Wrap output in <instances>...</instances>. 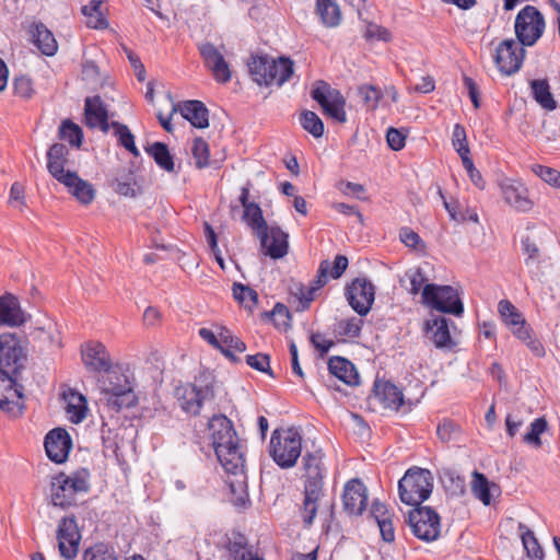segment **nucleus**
I'll use <instances>...</instances> for the list:
<instances>
[{"instance_id":"nucleus-1","label":"nucleus","mask_w":560,"mask_h":560,"mask_svg":"<svg viewBox=\"0 0 560 560\" xmlns=\"http://www.w3.org/2000/svg\"><path fill=\"white\" fill-rule=\"evenodd\" d=\"M212 447L226 472L244 471V453L232 421L224 415L213 416L208 423Z\"/></svg>"},{"instance_id":"nucleus-18","label":"nucleus","mask_w":560,"mask_h":560,"mask_svg":"<svg viewBox=\"0 0 560 560\" xmlns=\"http://www.w3.org/2000/svg\"><path fill=\"white\" fill-rule=\"evenodd\" d=\"M368 489L359 478L346 482L342 492L343 510L350 515H361L368 505Z\"/></svg>"},{"instance_id":"nucleus-43","label":"nucleus","mask_w":560,"mask_h":560,"mask_svg":"<svg viewBox=\"0 0 560 560\" xmlns=\"http://www.w3.org/2000/svg\"><path fill=\"white\" fill-rule=\"evenodd\" d=\"M269 61L270 58L267 56H253L247 63L249 74L258 85H265L267 82Z\"/></svg>"},{"instance_id":"nucleus-28","label":"nucleus","mask_w":560,"mask_h":560,"mask_svg":"<svg viewBox=\"0 0 560 560\" xmlns=\"http://www.w3.org/2000/svg\"><path fill=\"white\" fill-rule=\"evenodd\" d=\"M66 178L67 179H63L60 184L63 185L68 189V192L80 203L90 205L94 200L95 189L89 182L82 179L75 171L68 174Z\"/></svg>"},{"instance_id":"nucleus-44","label":"nucleus","mask_w":560,"mask_h":560,"mask_svg":"<svg viewBox=\"0 0 560 560\" xmlns=\"http://www.w3.org/2000/svg\"><path fill=\"white\" fill-rule=\"evenodd\" d=\"M147 152L154 159L155 163L167 172L174 171V161L166 144L154 142L147 148Z\"/></svg>"},{"instance_id":"nucleus-34","label":"nucleus","mask_w":560,"mask_h":560,"mask_svg":"<svg viewBox=\"0 0 560 560\" xmlns=\"http://www.w3.org/2000/svg\"><path fill=\"white\" fill-rule=\"evenodd\" d=\"M328 370L334 376L347 385L355 386L360 383V376L354 365L345 358H330L328 361Z\"/></svg>"},{"instance_id":"nucleus-35","label":"nucleus","mask_w":560,"mask_h":560,"mask_svg":"<svg viewBox=\"0 0 560 560\" xmlns=\"http://www.w3.org/2000/svg\"><path fill=\"white\" fill-rule=\"evenodd\" d=\"M293 74V62L289 58L280 57L278 60L270 58L267 82L265 85L276 84L281 86Z\"/></svg>"},{"instance_id":"nucleus-48","label":"nucleus","mask_w":560,"mask_h":560,"mask_svg":"<svg viewBox=\"0 0 560 560\" xmlns=\"http://www.w3.org/2000/svg\"><path fill=\"white\" fill-rule=\"evenodd\" d=\"M112 127L115 129V135L118 138L119 144L128 150L132 155L139 156V150L135 143V137L126 125L117 121L112 122Z\"/></svg>"},{"instance_id":"nucleus-14","label":"nucleus","mask_w":560,"mask_h":560,"mask_svg":"<svg viewBox=\"0 0 560 560\" xmlns=\"http://www.w3.org/2000/svg\"><path fill=\"white\" fill-rule=\"evenodd\" d=\"M525 49L514 39H504L495 49L494 62L505 75L516 73L524 61Z\"/></svg>"},{"instance_id":"nucleus-31","label":"nucleus","mask_w":560,"mask_h":560,"mask_svg":"<svg viewBox=\"0 0 560 560\" xmlns=\"http://www.w3.org/2000/svg\"><path fill=\"white\" fill-rule=\"evenodd\" d=\"M82 360L88 369L95 372L108 371L110 368L109 354L100 342L88 345L82 351Z\"/></svg>"},{"instance_id":"nucleus-6","label":"nucleus","mask_w":560,"mask_h":560,"mask_svg":"<svg viewBox=\"0 0 560 560\" xmlns=\"http://www.w3.org/2000/svg\"><path fill=\"white\" fill-rule=\"evenodd\" d=\"M302 452V436L294 428L275 430L270 439V455L281 468L293 467Z\"/></svg>"},{"instance_id":"nucleus-10","label":"nucleus","mask_w":560,"mask_h":560,"mask_svg":"<svg viewBox=\"0 0 560 560\" xmlns=\"http://www.w3.org/2000/svg\"><path fill=\"white\" fill-rule=\"evenodd\" d=\"M311 96L320 105L324 115L340 124L347 121L346 98L338 90L324 81H317L311 91Z\"/></svg>"},{"instance_id":"nucleus-2","label":"nucleus","mask_w":560,"mask_h":560,"mask_svg":"<svg viewBox=\"0 0 560 560\" xmlns=\"http://www.w3.org/2000/svg\"><path fill=\"white\" fill-rule=\"evenodd\" d=\"M303 468L305 478L304 499L300 512L305 525L311 526L324 497L322 454L319 452L306 453L303 456Z\"/></svg>"},{"instance_id":"nucleus-11","label":"nucleus","mask_w":560,"mask_h":560,"mask_svg":"<svg viewBox=\"0 0 560 560\" xmlns=\"http://www.w3.org/2000/svg\"><path fill=\"white\" fill-rule=\"evenodd\" d=\"M175 396L183 411L191 416H198L202 405L214 398V384L209 383L205 386L180 385L176 387Z\"/></svg>"},{"instance_id":"nucleus-56","label":"nucleus","mask_w":560,"mask_h":560,"mask_svg":"<svg viewBox=\"0 0 560 560\" xmlns=\"http://www.w3.org/2000/svg\"><path fill=\"white\" fill-rule=\"evenodd\" d=\"M438 436L443 442L457 440L460 434V428L454 421L444 419L436 429Z\"/></svg>"},{"instance_id":"nucleus-29","label":"nucleus","mask_w":560,"mask_h":560,"mask_svg":"<svg viewBox=\"0 0 560 560\" xmlns=\"http://www.w3.org/2000/svg\"><path fill=\"white\" fill-rule=\"evenodd\" d=\"M374 399L386 409L398 410L404 405V395L400 389L388 382H376L374 385Z\"/></svg>"},{"instance_id":"nucleus-54","label":"nucleus","mask_w":560,"mask_h":560,"mask_svg":"<svg viewBox=\"0 0 560 560\" xmlns=\"http://www.w3.org/2000/svg\"><path fill=\"white\" fill-rule=\"evenodd\" d=\"M452 143L462 160L464 159V156H469L470 150L467 142L466 131L465 128L459 124H456L454 126Z\"/></svg>"},{"instance_id":"nucleus-51","label":"nucleus","mask_w":560,"mask_h":560,"mask_svg":"<svg viewBox=\"0 0 560 560\" xmlns=\"http://www.w3.org/2000/svg\"><path fill=\"white\" fill-rule=\"evenodd\" d=\"M233 295L235 300H237L240 303L244 304L246 307L249 308L256 305L258 301L257 292L242 283L233 284Z\"/></svg>"},{"instance_id":"nucleus-53","label":"nucleus","mask_w":560,"mask_h":560,"mask_svg":"<svg viewBox=\"0 0 560 560\" xmlns=\"http://www.w3.org/2000/svg\"><path fill=\"white\" fill-rule=\"evenodd\" d=\"M358 94L362 98L364 105L370 109H375L382 98V91L375 85L364 84L358 89Z\"/></svg>"},{"instance_id":"nucleus-26","label":"nucleus","mask_w":560,"mask_h":560,"mask_svg":"<svg viewBox=\"0 0 560 560\" xmlns=\"http://www.w3.org/2000/svg\"><path fill=\"white\" fill-rule=\"evenodd\" d=\"M85 124L90 128H100L103 132H108L109 125L107 109L100 96L88 97L84 104Z\"/></svg>"},{"instance_id":"nucleus-19","label":"nucleus","mask_w":560,"mask_h":560,"mask_svg":"<svg viewBox=\"0 0 560 560\" xmlns=\"http://www.w3.org/2000/svg\"><path fill=\"white\" fill-rule=\"evenodd\" d=\"M199 52L206 67L212 72L213 78L219 83H228L232 78L229 63L223 55L211 43H205L199 46Z\"/></svg>"},{"instance_id":"nucleus-16","label":"nucleus","mask_w":560,"mask_h":560,"mask_svg":"<svg viewBox=\"0 0 560 560\" xmlns=\"http://www.w3.org/2000/svg\"><path fill=\"white\" fill-rule=\"evenodd\" d=\"M58 548L61 557L73 560L79 551L81 534L74 516L61 518L57 529Z\"/></svg>"},{"instance_id":"nucleus-50","label":"nucleus","mask_w":560,"mask_h":560,"mask_svg":"<svg viewBox=\"0 0 560 560\" xmlns=\"http://www.w3.org/2000/svg\"><path fill=\"white\" fill-rule=\"evenodd\" d=\"M224 348L235 350V352L243 353L246 350V345L238 337L234 336L231 330L225 327L220 328V346L218 349L221 351Z\"/></svg>"},{"instance_id":"nucleus-47","label":"nucleus","mask_w":560,"mask_h":560,"mask_svg":"<svg viewBox=\"0 0 560 560\" xmlns=\"http://www.w3.org/2000/svg\"><path fill=\"white\" fill-rule=\"evenodd\" d=\"M300 122L303 129L313 137L319 138L324 133V124L318 115L312 110H303L300 115Z\"/></svg>"},{"instance_id":"nucleus-21","label":"nucleus","mask_w":560,"mask_h":560,"mask_svg":"<svg viewBox=\"0 0 560 560\" xmlns=\"http://www.w3.org/2000/svg\"><path fill=\"white\" fill-rule=\"evenodd\" d=\"M71 447V438L62 428L49 431L45 438L46 454L49 459L57 464H61L68 458Z\"/></svg>"},{"instance_id":"nucleus-62","label":"nucleus","mask_w":560,"mask_h":560,"mask_svg":"<svg viewBox=\"0 0 560 560\" xmlns=\"http://www.w3.org/2000/svg\"><path fill=\"white\" fill-rule=\"evenodd\" d=\"M462 162H463L465 170L468 173L470 180L474 183V185L476 187H478L479 189H483L486 186L485 180H483L480 172L475 167L474 162L470 159V156H464Z\"/></svg>"},{"instance_id":"nucleus-7","label":"nucleus","mask_w":560,"mask_h":560,"mask_svg":"<svg viewBox=\"0 0 560 560\" xmlns=\"http://www.w3.org/2000/svg\"><path fill=\"white\" fill-rule=\"evenodd\" d=\"M422 303L441 313L460 316L464 305L458 291L451 285L425 284L422 290Z\"/></svg>"},{"instance_id":"nucleus-41","label":"nucleus","mask_w":560,"mask_h":560,"mask_svg":"<svg viewBox=\"0 0 560 560\" xmlns=\"http://www.w3.org/2000/svg\"><path fill=\"white\" fill-rule=\"evenodd\" d=\"M440 196L443 199V205L445 210L448 212L452 220L456 222H465L467 220L472 221L475 223L479 222L478 214L475 210H469L468 208H464L462 203L458 201L448 202L443 194L442 190H439Z\"/></svg>"},{"instance_id":"nucleus-4","label":"nucleus","mask_w":560,"mask_h":560,"mask_svg":"<svg viewBox=\"0 0 560 560\" xmlns=\"http://www.w3.org/2000/svg\"><path fill=\"white\" fill-rule=\"evenodd\" d=\"M101 394V400L110 410L116 412L122 408H130L137 402L131 381L119 370H113L107 373Z\"/></svg>"},{"instance_id":"nucleus-17","label":"nucleus","mask_w":560,"mask_h":560,"mask_svg":"<svg viewBox=\"0 0 560 560\" xmlns=\"http://www.w3.org/2000/svg\"><path fill=\"white\" fill-rule=\"evenodd\" d=\"M347 267L348 258L343 255H337L332 265L329 260L320 261L316 279L312 282L307 293L304 294L305 301L307 303L313 301L315 292L322 289L328 282L329 277L332 279L340 278L346 271Z\"/></svg>"},{"instance_id":"nucleus-30","label":"nucleus","mask_w":560,"mask_h":560,"mask_svg":"<svg viewBox=\"0 0 560 560\" xmlns=\"http://www.w3.org/2000/svg\"><path fill=\"white\" fill-rule=\"evenodd\" d=\"M28 33L33 44L46 56H54L58 50V44L54 34L42 23H33Z\"/></svg>"},{"instance_id":"nucleus-3","label":"nucleus","mask_w":560,"mask_h":560,"mask_svg":"<svg viewBox=\"0 0 560 560\" xmlns=\"http://www.w3.org/2000/svg\"><path fill=\"white\" fill-rule=\"evenodd\" d=\"M90 490V472L83 468L70 475L60 472L51 478L50 502L63 510L80 503Z\"/></svg>"},{"instance_id":"nucleus-63","label":"nucleus","mask_w":560,"mask_h":560,"mask_svg":"<svg viewBox=\"0 0 560 560\" xmlns=\"http://www.w3.org/2000/svg\"><path fill=\"white\" fill-rule=\"evenodd\" d=\"M406 277L408 278L410 283L409 292L411 294H418L421 289L423 290L425 278L420 269H411L407 271Z\"/></svg>"},{"instance_id":"nucleus-33","label":"nucleus","mask_w":560,"mask_h":560,"mask_svg":"<svg viewBox=\"0 0 560 560\" xmlns=\"http://www.w3.org/2000/svg\"><path fill=\"white\" fill-rule=\"evenodd\" d=\"M229 560H264L253 547L248 545L247 539L240 533H233L228 541Z\"/></svg>"},{"instance_id":"nucleus-15","label":"nucleus","mask_w":560,"mask_h":560,"mask_svg":"<svg viewBox=\"0 0 560 560\" xmlns=\"http://www.w3.org/2000/svg\"><path fill=\"white\" fill-rule=\"evenodd\" d=\"M346 296L350 306L361 316L366 315L375 299V288L365 278H357L347 287Z\"/></svg>"},{"instance_id":"nucleus-23","label":"nucleus","mask_w":560,"mask_h":560,"mask_svg":"<svg viewBox=\"0 0 560 560\" xmlns=\"http://www.w3.org/2000/svg\"><path fill=\"white\" fill-rule=\"evenodd\" d=\"M69 150L62 143H54L47 151V171L58 183L67 179L73 171L66 168L69 163Z\"/></svg>"},{"instance_id":"nucleus-27","label":"nucleus","mask_w":560,"mask_h":560,"mask_svg":"<svg viewBox=\"0 0 560 560\" xmlns=\"http://www.w3.org/2000/svg\"><path fill=\"white\" fill-rule=\"evenodd\" d=\"M179 112L194 127L203 129L209 126V112L200 101H185L173 107V113Z\"/></svg>"},{"instance_id":"nucleus-60","label":"nucleus","mask_w":560,"mask_h":560,"mask_svg":"<svg viewBox=\"0 0 560 560\" xmlns=\"http://www.w3.org/2000/svg\"><path fill=\"white\" fill-rule=\"evenodd\" d=\"M14 93L22 98H30L34 94L33 81L26 75H20L13 82Z\"/></svg>"},{"instance_id":"nucleus-32","label":"nucleus","mask_w":560,"mask_h":560,"mask_svg":"<svg viewBox=\"0 0 560 560\" xmlns=\"http://www.w3.org/2000/svg\"><path fill=\"white\" fill-rule=\"evenodd\" d=\"M19 374L0 369V409L10 411L11 404L15 398H21L22 394L16 386Z\"/></svg>"},{"instance_id":"nucleus-59","label":"nucleus","mask_w":560,"mask_h":560,"mask_svg":"<svg viewBox=\"0 0 560 560\" xmlns=\"http://www.w3.org/2000/svg\"><path fill=\"white\" fill-rule=\"evenodd\" d=\"M246 363L259 371V372H264V373H267L268 375H270L271 377H273V373L269 366L270 364V359H269V355L267 354H264V353H257V354H253V355H247L246 357Z\"/></svg>"},{"instance_id":"nucleus-24","label":"nucleus","mask_w":560,"mask_h":560,"mask_svg":"<svg viewBox=\"0 0 560 560\" xmlns=\"http://www.w3.org/2000/svg\"><path fill=\"white\" fill-rule=\"evenodd\" d=\"M27 319L18 298L10 293L0 296V326L19 327Z\"/></svg>"},{"instance_id":"nucleus-45","label":"nucleus","mask_w":560,"mask_h":560,"mask_svg":"<svg viewBox=\"0 0 560 560\" xmlns=\"http://www.w3.org/2000/svg\"><path fill=\"white\" fill-rule=\"evenodd\" d=\"M243 219L256 235L268 228L266 220L262 217V211L257 203L246 205V208H244Z\"/></svg>"},{"instance_id":"nucleus-13","label":"nucleus","mask_w":560,"mask_h":560,"mask_svg":"<svg viewBox=\"0 0 560 560\" xmlns=\"http://www.w3.org/2000/svg\"><path fill=\"white\" fill-rule=\"evenodd\" d=\"M26 353L14 334H0V369L19 374L26 363Z\"/></svg>"},{"instance_id":"nucleus-42","label":"nucleus","mask_w":560,"mask_h":560,"mask_svg":"<svg viewBox=\"0 0 560 560\" xmlns=\"http://www.w3.org/2000/svg\"><path fill=\"white\" fill-rule=\"evenodd\" d=\"M518 534L522 538L524 549L532 560H542L544 551L538 544L534 533L524 524H518Z\"/></svg>"},{"instance_id":"nucleus-52","label":"nucleus","mask_w":560,"mask_h":560,"mask_svg":"<svg viewBox=\"0 0 560 560\" xmlns=\"http://www.w3.org/2000/svg\"><path fill=\"white\" fill-rule=\"evenodd\" d=\"M195 164L198 168L209 166V145L202 138H196L191 148Z\"/></svg>"},{"instance_id":"nucleus-8","label":"nucleus","mask_w":560,"mask_h":560,"mask_svg":"<svg viewBox=\"0 0 560 560\" xmlns=\"http://www.w3.org/2000/svg\"><path fill=\"white\" fill-rule=\"evenodd\" d=\"M498 312L504 324L517 339L525 342L536 355L540 357L544 354L542 345L533 337V329L510 301L501 300L498 305Z\"/></svg>"},{"instance_id":"nucleus-25","label":"nucleus","mask_w":560,"mask_h":560,"mask_svg":"<svg viewBox=\"0 0 560 560\" xmlns=\"http://www.w3.org/2000/svg\"><path fill=\"white\" fill-rule=\"evenodd\" d=\"M425 335L439 349H452L455 346L451 337L448 320L442 316H435L425 322Z\"/></svg>"},{"instance_id":"nucleus-39","label":"nucleus","mask_w":560,"mask_h":560,"mask_svg":"<svg viewBox=\"0 0 560 560\" xmlns=\"http://www.w3.org/2000/svg\"><path fill=\"white\" fill-rule=\"evenodd\" d=\"M65 399L67 401V412L70 415V419L74 423L81 422L86 416V400L83 395L70 389L65 393Z\"/></svg>"},{"instance_id":"nucleus-40","label":"nucleus","mask_w":560,"mask_h":560,"mask_svg":"<svg viewBox=\"0 0 560 560\" xmlns=\"http://www.w3.org/2000/svg\"><path fill=\"white\" fill-rule=\"evenodd\" d=\"M316 11L327 27H336L341 22V12L332 0H317Z\"/></svg>"},{"instance_id":"nucleus-61","label":"nucleus","mask_w":560,"mask_h":560,"mask_svg":"<svg viewBox=\"0 0 560 560\" xmlns=\"http://www.w3.org/2000/svg\"><path fill=\"white\" fill-rule=\"evenodd\" d=\"M270 316L277 327L289 326L291 316L285 305L277 303L271 311Z\"/></svg>"},{"instance_id":"nucleus-55","label":"nucleus","mask_w":560,"mask_h":560,"mask_svg":"<svg viewBox=\"0 0 560 560\" xmlns=\"http://www.w3.org/2000/svg\"><path fill=\"white\" fill-rule=\"evenodd\" d=\"M82 560H118L114 550L103 544H97L83 552Z\"/></svg>"},{"instance_id":"nucleus-58","label":"nucleus","mask_w":560,"mask_h":560,"mask_svg":"<svg viewBox=\"0 0 560 560\" xmlns=\"http://www.w3.org/2000/svg\"><path fill=\"white\" fill-rule=\"evenodd\" d=\"M532 171L540 177L544 182L560 187V172L549 166L535 164L532 166Z\"/></svg>"},{"instance_id":"nucleus-49","label":"nucleus","mask_w":560,"mask_h":560,"mask_svg":"<svg viewBox=\"0 0 560 560\" xmlns=\"http://www.w3.org/2000/svg\"><path fill=\"white\" fill-rule=\"evenodd\" d=\"M110 186L117 194L125 197H136L139 192L132 173L126 174V176L122 178L113 179Z\"/></svg>"},{"instance_id":"nucleus-37","label":"nucleus","mask_w":560,"mask_h":560,"mask_svg":"<svg viewBox=\"0 0 560 560\" xmlns=\"http://www.w3.org/2000/svg\"><path fill=\"white\" fill-rule=\"evenodd\" d=\"M534 100L546 110H553L557 108V102L550 92V86L547 80L536 79L529 82Z\"/></svg>"},{"instance_id":"nucleus-57","label":"nucleus","mask_w":560,"mask_h":560,"mask_svg":"<svg viewBox=\"0 0 560 560\" xmlns=\"http://www.w3.org/2000/svg\"><path fill=\"white\" fill-rule=\"evenodd\" d=\"M547 425V421L544 417L536 419L530 424V430L524 435V441L539 447L541 445L540 434L546 431Z\"/></svg>"},{"instance_id":"nucleus-36","label":"nucleus","mask_w":560,"mask_h":560,"mask_svg":"<svg viewBox=\"0 0 560 560\" xmlns=\"http://www.w3.org/2000/svg\"><path fill=\"white\" fill-rule=\"evenodd\" d=\"M471 492L476 499L480 500L485 505H489L492 494L500 493V487L494 482H490L483 474L474 471Z\"/></svg>"},{"instance_id":"nucleus-64","label":"nucleus","mask_w":560,"mask_h":560,"mask_svg":"<svg viewBox=\"0 0 560 560\" xmlns=\"http://www.w3.org/2000/svg\"><path fill=\"white\" fill-rule=\"evenodd\" d=\"M386 140L390 149L394 151H399L405 147L406 135L402 131L392 127L387 130Z\"/></svg>"},{"instance_id":"nucleus-12","label":"nucleus","mask_w":560,"mask_h":560,"mask_svg":"<svg viewBox=\"0 0 560 560\" xmlns=\"http://www.w3.org/2000/svg\"><path fill=\"white\" fill-rule=\"evenodd\" d=\"M408 521L412 533L421 540L433 541L440 535V517L428 506L410 511Z\"/></svg>"},{"instance_id":"nucleus-38","label":"nucleus","mask_w":560,"mask_h":560,"mask_svg":"<svg viewBox=\"0 0 560 560\" xmlns=\"http://www.w3.org/2000/svg\"><path fill=\"white\" fill-rule=\"evenodd\" d=\"M102 4L103 2L100 0H92L89 4L82 7L81 12L85 16L88 27L95 30H105L108 27V21L101 10Z\"/></svg>"},{"instance_id":"nucleus-22","label":"nucleus","mask_w":560,"mask_h":560,"mask_svg":"<svg viewBox=\"0 0 560 560\" xmlns=\"http://www.w3.org/2000/svg\"><path fill=\"white\" fill-rule=\"evenodd\" d=\"M504 201L516 211L527 212L534 203L528 197V189L518 180L505 179L500 184Z\"/></svg>"},{"instance_id":"nucleus-20","label":"nucleus","mask_w":560,"mask_h":560,"mask_svg":"<svg viewBox=\"0 0 560 560\" xmlns=\"http://www.w3.org/2000/svg\"><path fill=\"white\" fill-rule=\"evenodd\" d=\"M257 236L264 255L273 259H279L287 255L289 248L288 234L278 226H268Z\"/></svg>"},{"instance_id":"nucleus-46","label":"nucleus","mask_w":560,"mask_h":560,"mask_svg":"<svg viewBox=\"0 0 560 560\" xmlns=\"http://www.w3.org/2000/svg\"><path fill=\"white\" fill-rule=\"evenodd\" d=\"M59 138L68 141L72 147L80 148L83 140V132L77 124L66 119L59 127Z\"/></svg>"},{"instance_id":"nucleus-5","label":"nucleus","mask_w":560,"mask_h":560,"mask_svg":"<svg viewBox=\"0 0 560 560\" xmlns=\"http://www.w3.org/2000/svg\"><path fill=\"white\" fill-rule=\"evenodd\" d=\"M433 490V476L430 470L409 468L398 482L399 498L407 505L419 506Z\"/></svg>"},{"instance_id":"nucleus-9","label":"nucleus","mask_w":560,"mask_h":560,"mask_svg":"<svg viewBox=\"0 0 560 560\" xmlns=\"http://www.w3.org/2000/svg\"><path fill=\"white\" fill-rule=\"evenodd\" d=\"M514 28L521 45L533 46L544 34V15L534 5H526L517 13Z\"/></svg>"}]
</instances>
